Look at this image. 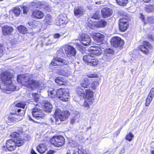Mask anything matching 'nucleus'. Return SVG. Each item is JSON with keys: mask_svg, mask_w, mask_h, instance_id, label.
<instances>
[{"mask_svg": "<svg viewBox=\"0 0 154 154\" xmlns=\"http://www.w3.org/2000/svg\"><path fill=\"white\" fill-rule=\"evenodd\" d=\"M152 98H153L149 96L148 97L146 102V106H148L149 105L151 102L152 100Z\"/></svg>", "mask_w": 154, "mask_h": 154, "instance_id": "obj_47", "label": "nucleus"}, {"mask_svg": "<svg viewBox=\"0 0 154 154\" xmlns=\"http://www.w3.org/2000/svg\"><path fill=\"white\" fill-rule=\"evenodd\" d=\"M149 39H150L152 41H154V38L152 36V35H149L148 36Z\"/></svg>", "mask_w": 154, "mask_h": 154, "instance_id": "obj_57", "label": "nucleus"}, {"mask_svg": "<svg viewBox=\"0 0 154 154\" xmlns=\"http://www.w3.org/2000/svg\"><path fill=\"white\" fill-rule=\"evenodd\" d=\"M26 104L24 102H21L20 103H18L16 104L15 106L16 107L21 108L23 109V110L25 111L24 109H26V108H25V106Z\"/></svg>", "mask_w": 154, "mask_h": 154, "instance_id": "obj_39", "label": "nucleus"}, {"mask_svg": "<svg viewBox=\"0 0 154 154\" xmlns=\"http://www.w3.org/2000/svg\"><path fill=\"white\" fill-rule=\"evenodd\" d=\"M13 13L15 14L17 16H18L19 15L20 12V8L18 7H15L14 8L13 11H9L10 14Z\"/></svg>", "mask_w": 154, "mask_h": 154, "instance_id": "obj_37", "label": "nucleus"}, {"mask_svg": "<svg viewBox=\"0 0 154 154\" xmlns=\"http://www.w3.org/2000/svg\"><path fill=\"white\" fill-rule=\"evenodd\" d=\"M16 115H14L11 114L7 116L6 118L7 119V121L10 123H15L21 120L24 116L25 112L24 110L20 109H16L15 110Z\"/></svg>", "mask_w": 154, "mask_h": 154, "instance_id": "obj_6", "label": "nucleus"}, {"mask_svg": "<svg viewBox=\"0 0 154 154\" xmlns=\"http://www.w3.org/2000/svg\"><path fill=\"white\" fill-rule=\"evenodd\" d=\"M10 136L14 138V140H15V139H16L18 137L20 136L19 133L16 132H12Z\"/></svg>", "mask_w": 154, "mask_h": 154, "instance_id": "obj_46", "label": "nucleus"}, {"mask_svg": "<svg viewBox=\"0 0 154 154\" xmlns=\"http://www.w3.org/2000/svg\"><path fill=\"white\" fill-rule=\"evenodd\" d=\"M107 25V22L105 20H100L96 22V26L99 28H104Z\"/></svg>", "mask_w": 154, "mask_h": 154, "instance_id": "obj_30", "label": "nucleus"}, {"mask_svg": "<svg viewBox=\"0 0 154 154\" xmlns=\"http://www.w3.org/2000/svg\"><path fill=\"white\" fill-rule=\"evenodd\" d=\"M31 75L29 74L19 75L17 76V81L30 90L35 88L40 90L42 89V85L40 84V82L31 79Z\"/></svg>", "mask_w": 154, "mask_h": 154, "instance_id": "obj_2", "label": "nucleus"}, {"mask_svg": "<svg viewBox=\"0 0 154 154\" xmlns=\"http://www.w3.org/2000/svg\"><path fill=\"white\" fill-rule=\"evenodd\" d=\"M57 54L59 56L63 57L65 56V53L64 51L62 48H60L57 51Z\"/></svg>", "mask_w": 154, "mask_h": 154, "instance_id": "obj_44", "label": "nucleus"}, {"mask_svg": "<svg viewBox=\"0 0 154 154\" xmlns=\"http://www.w3.org/2000/svg\"><path fill=\"white\" fill-rule=\"evenodd\" d=\"M55 82L60 85H63L66 82V80L61 77H58L55 80Z\"/></svg>", "mask_w": 154, "mask_h": 154, "instance_id": "obj_34", "label": "nucleus"}, {"mask_svg": "<svg viewBox=\"0 0 154 154\" xmlns=\"http://www.w3.org/2000/svg\"><path fill=\"white\" fill-rule=\"evenodd\" d=\"M40 3L38 2L35 3H33L32 5L35 6L37 8H41L40 6H39Z\"/></svg>", "mask_w": 154, "mask_h": 154, "instance_id": "obj_53", "label": "nucleus"}, {"mask_svg": "<svg viewBox=\"0 0 154 154\" xmlns=\"http://www.w3.org/2000/svg\"><path fill=\"white\" fill-rule=\"evenodd\" d=\"M83 60L86 63L91 66H95L98 63V60L92 55V54H88L83 57Z\"/></svg>", "mask_w": 154, "mask_h": 154, "instance_id": "obj_9", "label": "nucleus"}, {"mask_svg": "<svg viewBox=\"0 0 154 154\" xmlns=\"http://www.w3.org/2000/svg\"><path fill=\"white\" fill-rule=\"evenodd\" d=\"M119 24L120 29L123 32L126 30L128 27V23L127 20L125 19H120Z\"/></svg>", "mask_w": 154, "mask_h": 154, "instance_id": "obj_16", "label": "nucleus"}, {"mask_svg": "<svg viewBox=\"0 0 154 154\" xmlns=\"http://www.w3.org/2000/svg\"><path fill=\"white\" fill-rule=\"evenodd\" d=\"M101 12L103 17L106 18L112 14V10L109 8L106 7L102 9Z\"/></svg>", "mask_w": 154, "mask_h": 154, "instance_id": "obj_23", "label": "nucleus"}, {"mask_svg": "<svg viewBox=\"0 0 154 154\" xmlns=\"http://www.w3.org/2000/svg\"><path fill=\"white\" fill-rule=\"evenodd\" d=\"M52 19L50 15H48L46 16L45 21L48 24H51L52 21Z\"/></svg>", "mask_w": 154, "mask_h": 154, "instance_id": "obj_42", "label": "nucleus"}, {"mask_svg": "<svg viewBox=\"0 0 154 154\" xmlns=\"http://www.w3.org/2000/svg\"><path fill=\"white\" fill-rule=\"evenodd\" d=\"M3 53V51L2 47L0 46V57L2 56Z\"/></svg>", "mask_w": 154, "mask_h": 154, "instance_id": "obj_55", "label": "nucleus"}, {"mask_svg": "<svg viewBox=\"0 0 154 154\" xmlns=\"http://www.w3.org/2000/svg\"><path fill=\"white\" fill-rule=\"evenodd\" d=\"M144 2L146 3L149 2L151 0H142Z\"/></svg>", "mask_w": 154, "mask_h": 154, "instance_id": "obj_60", "label": "nucleus"}, {"mask_svg": "<svg viewBox=\"0 0 154 154\" xmlns=\"http://www.w3.org/2000/svg\"><path fill=\"white\" fill-rule=\"evenodd\" d=\"M12 75L8 71L2 72L0 76V88L2 91L5 93L10 92L17 90L16 86L12 81Z\"/></svg>", "mask_w": 154, "mask_h": 154, "instance_id": "obj_1", "label": "nucleus"}, {"mask_svg": "<svg viewBox=\"0 0 154 154\" xmlns=\"http://www.w3.org/2000/svg\"><path fill=\"white\" fill-rule=\"evenodd\" d=\"M51 142L55 146L59 147L62 146L64 143V139L61 136H55L51 139Z\"/></svg>", "mask_w": 154, "mask_h": 154, "instance_id": "obj_10", "label": "nucleus"}, {"mask_svg": "<svg viewBox=\"0 0 154 154\" xmlns=\"http://www.w3.org/2000/svg\"><path fill=\"white\" fill-rule=\"evenodd\" d=\"M66 18L63 16H60L59 18H57L56 20V24L58 26L63 27L66 23Z\"/></svg>", "mask_w": 154, "mask_h": 154, "instance_id": "obj_19", "label": "nucleus"}, {"mask_svg": "<svg viewBox=\"0 0 154 154\" xmlns=\"http://www.w3.org/2000/svg\"><path fill=\"white\" fill-rule=\"evenodd\" d=\"M88 78L82 79L80 81V84L84 88H87L90 86L91 79L88 78H93L94 76L93 75H88Z\"/></svg>", "mask_w": 154, "mask_h": 154, "instance_id": "obj_13", "label": "nucleus"}, {"mask_svg": "<svg viewBox=\"0 0 154 154\" xmlns=\"http://www.w3.org/2000/svg\"><path fill=\"white\" fill-rule=\"evenodd\" d=\"M125 152V148L124 147H123L122 148L121 150L120 151V153H123Z\"/></svg>", "mask_w": 154, "mask_h": 154, "instance_id": "obj_58", "label": "nucleus"}, {"mask_svg": "<svg viewBox=\"0 0 154 154\" xmlns=\"http://www.w3.org/2000/svg\"><path fill=\"white\" fill-rule=\"evenodd\" d=\"M152 46L150 43L147 41H144L143 44L139 47V50L145 54H148L151 50L152 49Z\"/></svg>", "mask_w": 154, "mask_h": 154, "instance_id": "obj_11", "label": "nucleus"}, {"mask_svg": "<svg viewBox=\"0 0 154 154\" xmlns=\"http://www.w3.org/2000/svg\"><path fill=\"white\" fill-rule=\"evenodd\" d=\"M69 90L66 88H60L56 91L50 88L48 91V95L51 98H59L63 101H67L69 99Z\"/></svg>", "mask_w": 154, "mask_h": 154, "instance_id": "obj_4", "label": "nucleus"}, {"mask_svg": "<svg viewBox=\"0 0 154 154\" xmlns=\"http://www.w3.org/2000/svg\"><path fill=\"white\" fill-rule=\"evenodd\" d=\"M2 29L3 33L5 35L10 34L14 30L12 26L8 25L3 26Z\"/></svg>", "mask_w": 154, "mask_h": 154, "instance_id": "obj_26", "label": "nucleus"}, {"mask_svg": "<svg viewBox=\"0 0 154 154\" xmlns=\"http://www.w3.org/2000/svg\"><path fill=\"white\" fill-rule=\"evenodd\" d=\"M111 43L114 47H118L122 46L124 43L123 41L119 37H114L111 40Z\"/></svg>", "mask_w": 154, "mask_h": 154, "instance_id": "obj_14", "label": "nucleus"}, {"mask_svg": "<svg viewBox=\"0 0 154 154\" xmlns=\"http://www.w3.org/2000/svg\"><path fill=\"white\" fill-rule=\"evenodd\" d=\"M91 88L94 90H96L97 89V87L99 85V80L97 79H91Z\"/></svg>", "mask_w": 154, "mask_h": 154, "instance_id": "obj_29", "label": "nucleus"}, {"mask_svg": "<svg viewBox=\"0 0 154 154\" xmlns=\"http://www.w3.org/2000/svg\"><path fill=\"white\" fill-rule=\"evenodd\" d=\"M49 37L48 35H45L44 37V39H45V41L46 42V44L47 45H49L52 43H54V42L52 40V38L48 39V37Z\"/></svg>", "mask_w": 154, "mask_h": 154, "instance_id": "obj_36", "label": "nucleus"}, {"mask_svg": "<svg viewBox=\"0 0 154 154\" xmlns=\"http://www.w3.org/2000/svg\"><path fill=\"white\" fill-rule=\"evenodd\" d=\"M61 36V35L59 33H56L54 35V38H59Z\"/></svg>", "mask_w": 154, "mask_h": 154, "instance_id": "obj_54", "label": "nucleus"}, {"mask_svg": "<svg viewBox=\"0 0 154 154\" xmlns=\"http://www.w3.org/2000/svg\"><path fill=\"white\" fill-rule=\"evenodd\" d=\"M149 96L153 98L154 96V87L152 88L151 90Z\"/></svg>", "mask_w": 154, "mask_h": 154, "instance_id": "obj_49", "label": "nucleus"}, {"mask_svg": "<svg viewBox=\"0 0 154 154\" xmlns=\"http://www.w3.org/2000/svg\"><path fill=\"white\" fill-rule=\"evenodd\" d=\"M104 54L107 56L108 54H112L114 53L113 50L111 48L106 49L104 51Z\"/></svg>", "mask_w": 154, "mask_h": 154, "instance_id": "obj_40", "label": "nucleus"}, {"mask_svg": "<svg viewBox=\"0 0 154 154\" xmlns=\"http://www.w3.org/2000/svg\"><path fill=\"white\" fill-rule=\"evenodd\" d=\"M6 146L7 149L9 151H13L16 148L15 142L11 140H8L6 143Z\"/></svg>", "mask_w": 154, "mask_h": 154, "instance_id": "obj_18", "label": "nucleus"}, {"mask_svg": "<svg viewBox=\"0 0 154 154\" xmlns=\"http://www.w3.org/2000/svg\"><path fill=\"white\" fill-rule=\"evenodd\" d=\"M70 70L69 67H64L63 68L59 70L57 73L60 75L68 77L71 74Z\"/></svg>", "mask_w": 154, "mask_h": 154, "instance_id": "obj_22", "label": "nucleus"}, {"mask_svg": "<svg viewBox=\"0 0 154 154\" xmlns=\"http://www.w3.org/2000/svg\"><path fill=\"white\" fill-rule=\"evenodd\" d=\"M151 154H154V150H151Z\"/></svg>", "mask_w": 154, "mask_h": 154, "instance_id": "obj_63", "label": "nucleus"}, {"mask_svg": "<svg viewBox=\"0 0 154 154\" xmlns=\"http://www.w3.org/2000/svg\"><path fill=\"white\" fill-rule=\"evenodd\" d=\"M46 146L43 144H40L37 146V151L40 153H42L45 152L46 149Z\"/></svg>", "mask_w": 154, "mask_h": 154, "instance_id": "obj_31", "label": "nucleus"}, {"mask_svg": "<svg viewBox=\"0 0 154 154\" xmlns=\"http://www.w3.org/2000/svg\"><path fill=\"white\" fill-rule=\"evenodd\" d=\"M92 36L94 39L97 42H102L103 40L104 35L99 33H96L93 34Z\"/></svg>", "mask_w": 154, "mask_h": 154, "instance_id": "obj_24", "label": "nucleus"}, {"mask_svg": "<svg viewBox=\"0 0 154 154\" xmlns=\"http://www.w3.org/2000/svg\"><path fill=\"white\" fill-rule=\"evenodd\" d=\"M55 152V151L52 150H50L47 154H53Z\"/></svg>", "mask_w": 154, "mask_h": 154, "instance_id": "obj_56", "label": "nucleus"}, {"mask_svg": "<svg viewBox=\"0 0 154 154\" xmlns=\"http://www.w3.org/2000/svg\"><path fill=\"white\" fill-rule=\"evenodd\" d=\"M70 115V113L68 110L62 112L60 109H57L55 111L53 117L50 118V121L53 123L54 120L56 123L59 124L60 123L61 121L66 119Z\"/></svg>", "mask_w": 154, "mask_h": 154, "instance_id": "obj_5", "label": "nucleus"}, {"mask_svg": "<svg viewBox=\"0 0 154 154\" xmlns=\"http://www.w3.org/2000/svg\"><path fill=\"white\" fill-rule=\"evenodd\" d=\"M79 117V116L78 114L74 116L71 119V121H70V123L72 124H73L75 123V121L77 119H78Z\"/></svg>", "mask_w": 154, "mask_h": 154, "instance_id": "obj_48", "label": "nucleus"}, {"mask_svg": "<svg viewBox=\"0 0 154 154\" xmlns=\"http://www.w3.org/2000/svg\"><path fill=\"white\" fill-rule=\"evenodd\" d=\"M68 62L66 60L60 57H57L51 63L52 65H66L68 64Z\"/></svg>", "mask_w": 154, "mask_h": 154, "instance_id": "obj_15", "label": "nucleus"}, {"mask_svg": "<svg viewBox=\"0 0 154 154\" xmlns=\"http://www.w3.org/2000/svg\"><path fill=\"white\" fill-rule=\"evenodd\" d=\"M104 45H106L105 44H101L97 46L91 47L89 50L91 51V53L93 55L99 56L100 55L102 52L101 48L104 49L103 47Z\"/></svg>", "mask_w": 154, "mask_h": 154, "instance_id": "obj_12", "label": "nucleus"}, {"mask_svg": "<svg viewBox=\"0 0 154 154\" xmlns=\"http://www.w3.org/2000/svg\"><path fill=\"white\" fill-rule=\"evenodd\" d=\"M140 18L145 24L147 23L152 24L154 23V18L152 16H148L145 17L144 15L141 14Z\"/></svg>", "mask_w": 154, "mask_h": 154, "instance_id": "obj_21", "label": "nucleus"}, {"mask_svg": "<svg viewBox=\"0 0 154 154\" xmlns=\"http://www.w3.org/2000/svg\"><path fill=\"white\" fill-rule=\"evenodd\" d=\"M5 16L6 17H8V14H6L5 15Z\"/></svg>", "mask_w": 154, "mask_h": 154, "instance_id": "obj_64", "label": "nucleus"}, {"mask_svg": "<svg viewBox=\"0 0 154 154\" xmlns=\"http://www.w3.org/2000/svg\"><path fill=\"white\" fill-rule=\"evenodd\" d=\"M76 92L81 98L86 97L84 106L86 109L88 108L94 100L93 92L90 89H86L80 87H78L76 89Z\"/></svg>", "mask_w": 154, "mask_h": 154, "instance_id": "obj_3", "label": "nucleus"}, {"mask_svg": "<svg viewBox=\"0 0 154 154\" xmlns=\"http://www.w3.org/2000/svg\"><path fill=\"white\" fill-rule=\"evenodd\" d=\"M77 46H78V47L79 48H81V44H79L78 43H77Z\"/></svg>", "mask_w": 154, "mask_h": 154, "instance_id": "obj_61", "label": "nucleus"}, {"mask_svg": "<svg viewBox=\"0 0 154 154\" xmlns=\"http://www.w3.org/2000/svg\"><path fill=\"white\" fill-rule=\"evenodd\" d=\"M63 47L68 57L72 59L76 58V51L73 47L68 44H65L63 46Z\"/></svg>", "mask_w": 154, "mask_h": 154, "instance_id": "obj_7", "label": "nucleus"}, {"mask_svg": "<svg viewBox=\"0 0 154 154\" xmlns=\"http://www.w3.org/2000/svg\"><path fill=\"white\" fill-rule=\"evenodd\" d=\"M34 108L32 111V114L34 117L37 119H44L46 114L44 111H43L36 106Z\"/></svg>", "mask_w": 154, "mask_h": 154, "instance_id": "obj_8", "label": "nucleus"}, {"mask_svg": "<svg viewBox=\"0 0 154 154\" xmlns=\"http://www.w3.org/2000/svg\"><path fill=\"white\" fill-rule=\"evenodd\" d=\"M32 15L35 18L41 19L44 17L45 15L43 12L39 10H36L33 11Z\"/></svg>", "mask_w": 154, "mask_h": 154, "instance_id": "obj_25", "label": "nucleus"}, {"mask_svg": "<svg viewBox=\"0 0 154 154\" xmlns=\"http://www.w3.org/2000/svg\"><path fill=\"white\" fill-rule=\"evenodd\" d=\"M32 96L34 98V100L35 101L34 103H33L32 104L35 106H38V104L37 103L38 100L39 98V94L35 93H32Z\"/></svg>", "mask_w": 154, "mask_h": 154, "instance_id": "obj_35", "label": "nucleus"}, {"mask_svg": "<svg viewBox=\"0 0 154 154\" xmlns=\"http://www.w3.org/2000/svg\"><path fill=\"white\" fill-rule=\"evenodd\" d=\"M145 10L148 12H151L154 10V6L153 5L148 6L146 8Z\"/></svg>", "mask_w": 154, "mask_h": 154, "instance_id": "obj_43", "label": "nucleus"}, {"mask_svg": "<svg viewBox=\"0 0 154 154\" xmlns=\"http://www.w3.org/2000/svg\"><path fill=\"white\" fill-rule=\"evenodd\" d=\"M88 27L91 29H93L96 26V22L92 21H88Z\"/></svg>", "mask_w": 154, "mask_h": 154, "instance_id": "obj_41", "label": "nucleus"}, {"mask_svg": "<svg viewBox=\"0 0 154 154\" xmlns=\"http://www.w3.org/2000/svg\"><path fill=\"white\" fill-rule=\"evenodd\" d=\"M99 17V14L98 12H96L92 17L93 18L95 19H98Z\"/></svg>", "mask_w": 154, "mask_h": 154, "instance_id": "obj_50", "label": "nucleus"}, {"mask_svg": "<svg viewBox=\"0 0 154 154\" xmlns=\"http://www.w3.org/2000/svg\"><path fill=\"white\" fill-rule=\"evenodd\" d=\"M23 12L24 14H26L28 11V8L27 7L24 6L23 8Z\"/></svg>", "mask_w": 154, "mask_h": 154, "instance_id": "obj_52", "label": "nucleus"}, {"mask_svg": "<svg viewBox=\"0 0 154 154\" xmlns=\"http://www.w3.org/2000/svg\"><path fill=\"white\" fill-rule=\"evenodd\" d=\"M29 119L30 120H32V122H35V121L33 120V119H31L30 117H29Z\"/></svg>", "mask_w": 154, "mask_h": 154, "instance_id": "obj_62", "label": "nucleus"}, {"mask_svg": "<svg viewBox=\"0 0 154 154\" xmlns=\"http://www.w3.org/2000/svg\"><path fill=\"white\" fill-rule=\"evenodd\" d=\"M17 29L18 31L21 34H25L27 32V29L23 25H21L18 26Z\"/></svg>", "mask_w": 154, "mask_h": 154, "instance_id": "obj_32", "label": "nucleus"}, {"mask_svg": "<svg viewBox=\"0 0 154 154\" xmlns=\"http://www.w3.org/2000/svg\"><path fill=\"white\" fill-rule=\"evenodd\" d=\"M14 140L15 142L16 146H20L22 145L24 142L23 139L20 136L15 139V140Z\"/></svg>", "mask_w": 154, "mask_h": 154, "instance_id": "obj_33", "label": "nucleus"}, {"mask_svg": "<svg viewBox=\"0 0 154 154\" xmlns=\"http://www.w3.org/2000/svg\"><path fill=\"white\" fill-rule=\"evenodd\" d=\"M72 143L73 144V146L74 147L77 148L75 151L76 150L79 154H88L86 153L85 150L82 149V146L79 143L75 141H72Z\"/></svg>", "mask_w": 154, "mask_h": 154, "instance_id": "obj_20", "label": "nucleus"}, {"mask_svg": "<svg viewBox=\"0 0 154 154\" xmlns=\"http://www.w3.org/2000/svg\"><path fill=\"white\" fill-rule=\"evenodd\" d=\"M31 154H37L36 153V152L34 151V150L33 149H32L31 150Z\"/></svg>", "mask_w": 154, "mask_h": 154, "instance_id": "obj_59", "label": "nucleus"}, {"mask_svg": "<svg viewBox=\"0 0 154 154\" xmlns=\"http://www.w3.org/2000/svg\"><path fill=\"white\" fill-rule=\"evenodd\" d=\"M81 43L85 46H87L90 45L91 39L89 36L87 34H83L81 37Z\"/></svg>", "mask_w": 154, "mask_h": 154, "instance_id": "obj_17", "label": "nucleus"}, {"mask_svg": "<svg viewBox=\"0 0 154 154\" xmlns=\"http://www.w3.org/2000/svg\"><path fill=\"white\" fill-rule=\"evenodd\" d=\"M134 136V135L131 133H129L126 135L125 138L127 140L130 141L132 140Z\"/></svg>", "mask_w": 154, "mask_h": 154, "instance_id": "obj_45", "label": "nucleus"}, {"mask_svg": "<svg viewBox=\"0 0 154 154\" xmlns=\"http://www.w3.org/2000/svg\"><path fill=\"white\" fill-rule=\"evenodd\" d=\"M84 11L81 7L75 8L74 9V13L75 16H80L84 14Z\"/></svg>", "mask_w": 154, "mask_h": 154, "instance_id": "obj_27", "label": "nucleus"}, {"mask_svg": "<svg viewBox=\"0 0 154 154\" xmlns=\"http://www.w3.org/2000/svg\"><path fill=\"white\" fill-rule=\"evenodd\" d=\"M117 4L119 5L125 6L128 3V0H116Z\"/></svg>", "mask_w": 154, "mask_h": 154, "instance_id": "obj_38", "label": "nucleus"}, {"mask_svg": "<svg viewBox=\"0 0 154 154\" xmlns=\"http://www.w3.org/2000/svg\"><path fill=\"white\" fill-rule=\"evenodd\" d=\"M29 26L27 25L28 26H29V28H34V23L32 21H29L28 24Z\"/></svg>", "mask_w": 154, "mask_h": 154, "instance_id": "obj_51", "label": "nucleus"}, {"mask_svg": "<svg viewBox=\"0 0 154 154\" xmlns=\"http://www.w3.org/2000/svg\"><path fill=\"white\" fill-rule=\"evenodd\" d=\"M52 106L50 103L46 102L44 105V111L48 112H51L52 109Z\"/></svg>", "mask_w": 154, "mask_h": 154, "instance_id": "obj_28", "label": "nucleus"}]
</instances>
